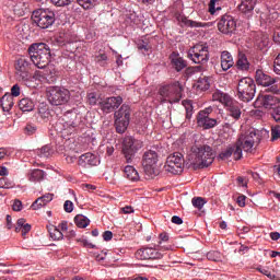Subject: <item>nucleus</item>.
<instances>
[{
  "mask_svg": "<svg viewBox=\"0 0 280 280\" xmlns=\"http://www.w3.org/2000/svg\"><path fill=\"white\" fill-rule=\"evenodd\" d=\"M122 102L124 97L121 95H113L110 97H105V100H102V102H100V106L104 114H112L113 112H117V108L121 106Z\"/></svg>",
  "mask_w": 280,
  "mask_h": 280,
  "instance_id": "16",
  "label": "nucleus"
},
{
  "mask_svg": "<svg viewBox=\"0 0 280 280\" xmlns=\"http://www.w3.org/2000/svg\"><path fill=\"white\" fill-rule=\"evenodd\" d=\"M49 234L54 241H61V238H63L62 232H60V230L57 228H50Z\"/></svg>",
  "mask_w": 280,
  "mask_h": 280,
  "instance_id": "40",
  "label": "nucleus"
},
{
  "mask_svg": "<svg viewBox=\"0 0 280 280\" xmlns=\"http://www.w3.org/2000/svg\"><path fill=\"white\" fill-rule=\"evenodd\" d=\"M106 60H108V56H106V54H98V56L95 57V61L100 65H104Z\"/></svg>",
  "mask_w": 280,
  "mask_h": 280,
  "instance_id": "55",
  "label": "nucleus"
},
{
  "mask_svg": "<svg viewBox=\"0 0 280 280\" xmlns=\"http://www.w3.org/2000/svg\"><path fill=\"white\" fill-rule=\"evenodd\" d=\"M31 60L38 69H46L51 59V48L45 42L31 44L28 47Z\"/></svg>",
  "mask_w": 280,
  "mask_h": 280,
  "instance_id": "2",
  "label": "nucleus"
},
{
  "mask_svg": "<svg viewBox=\"0 0 280 280\" xmlns=\"http://www.w3.org/2000/svg\"><path fill=\"white\" fill-rule=\"evenodd\" d=\"M74 223L78 228L84 229L90 225L91 221L88 217H83V213H78L77 217H74Z\"/></svg>",
  "mask_w": 280,
  "mask_h": 280,
  "instance_id": "33",
  "label": "nucleus"
},
{
  "mask_svg": "<svg viewBox=\"0 0 280 280\" xmlns=\"http://www.w3.org/2000/svg\"><path fill=\"white\" fill-rule=\"evenodd\" d=\"M103 238H104V241H112L113 232H110V231L104 232Z\"/></svg>",
  "mask_w": 280,
  "mask_h": 280,
  "instance_id": "63",
  "label": "nucleus"
},
{
  "mask_svg": "<svg viewBox=\"0 0 280 280\" xmlns=\"http://www.w3.org/2000/svg\"><path fill=\"white\" fill-rule=\"evenodd\" d=\"M186 110V120H191L194 114V107L191 100H184L183 102Z\"/></svg>",
  "mask_w": 280,
  "mask_h": 280,
  "instance_id": "36",
  "label": "nucleus"
},
{
  "mask_svg": "<svg viewBox=\"0 0 280 280\" xmlns=\"http://www.w3.org/2000/svg\"><path fill=\"white\" fill-rule=\"evenodd\" d=\"M237 149V142H235V144H233L232 147H228L226 149H223V151H221L220 153V158L222 160H226L228 158H231V155H234V159L236 160V155H235V151Z\"/></svg>",
  "mask_w": 280,
  "mask_h": 280,
  "instance_id": "34",
  "label": "nucleus"
},
{
  "mask_svg": "<svg viewBox=\"0 0 280 280\" xmlns=\"http://www.w3.org/2000/svg\"><path fill=\"white\" fill-rule=\"evenodd\" d=\"M255 80L257 84L261 86H268V90L276 95H280V84H276V78L268 75L261 69H257Z\"/></svg>",
  "mask_w": 280,
  "mask_h": 280,
  "instance_id": "14",
  "label": "nucleus"
},
{
  "mask_svg": "<svg viewBox=\"0 0 280 280\" xmlns=\"http://www.w3.org/2000/svg\"><path fill=\"white\" fill-rule=\"evenodd\" d=\"M161 252L153 247H142L136 252V257L140 260H148L150 258H161Z\"/></svg>",
  "mask_w": 280,
  "mask_h": 280,
  "instance_id": "19",
  "label": "nucleus"
},
{
  "mask_svg": "<svg viewBox=\"0 0 280 280\" xmlns=\"http://www.w3.org/2000/svg\"><path fill=\"white\" fill-rule=\"evenodd\" d=\"M255 44L258 46V49H265L268 44H270V37L268 33H257L255 37Z\"/></svg>",
  "mask_w": 280,
  "mask_h": 280,
  "instance_id": "28",
  "label": "nucleus"
},
{
  "mask_svg": "<svg viewBox=\"0 0 280 280\" xmlns=\"http://www.w3.org/2000/svg\"><path fill=\"white\" fill-rule=\"evenodd\" d=\"M213 113V107H206L197 115V125L203 129H213L218 125L215 118H210V115Z\"/></svg>",
  "mask_w": 280,
  "mask_h": 280,
  "instance_id": "15",
  "label": "nucleus"
},
{
  "mask_svg": "<svg viewBox=\"0 0 280 280\" xmlns=\"http://www.w3.org/2000/svg\"><path fill=\"white\" fill-rule=\"evenodd\" d=\"M25 225V219H19V221L16 222V228H15V232H21L22 236H23V228Z\"/></svg>",
  "mask_w": 280,
  "mask_h": 280,
  "instance_id": "54",
  "label": "nucleus"
},
{
  "mask_svg": "<svg viewBox=\"0 0 280 280\" xmlns=\"http://www.w3.org/2000/svg\"><path fill=\"white\" fill-rule=\"evenodd\" d=\"M273 172H275V174H278V176H280V158H279L277 164H275Z\"/></svg>",
  "mask_w": 280,
  "mask_h": 280,
  "instance_id": "64",
  "label": "nucleus"
},
{
  "mask_svg": "<svg viewBox=\"0 0 280 280\" xmlns=\"http://www.w3.org/2000/svg\"><path fill=\"white\" fill-rule=\"evenodd\" d=\"M258 271L261 272V275H265L266 277H268V279H275V273H271L270 269H268V267H262L259 266L257 267Z\"/></svg>",
  "mask_w": 280,
  "mask_h": 280,
  "instance_id": "43",
  "label": "nucleus"
},
{
  "mask_svg": "<svg viewBox=\"0 0 280 280\" xmlns=\"http://www.w3.org/2000/svg\"><path fill=\"white\" fill-rule=\"evenodd\" d=\"M57 75H58V73H57L56 69H48L46 71V79L48 80V82H56Z\"/></svg>",
  "mask_w": 280,
  "mask_h": 280,
  "instance_id": "42",
  "label": "nucleus"
},
{
  "mask_svg": "<svg viewBox=\"0 0 280 280\" xmlns=\"http://www.w3.org/2000/svg\"><path fill=\"white\" fill-rule=\"evenodd\" d=\"M171 65L175 71H183L187 67V60L180 58V56H171Z\"/></svg>",
  "mask_w": 280,
  "mask_h": 280,
  "instance_id": "27",
  "label": "nucleus"
},
{
  "mask_svg": "<svg viewBox=\"0 0 280 280\" xmlns=\"http://www.w3.org/2000/svg\"><path fill=\"white\" fill-rule=\"evenodd\" d=\"M236 202L240 207H245L246 206V196L241 195L237 197Z\"/></svg>",
  "mask_w": 280,
  "mask_h": 280,
  "instance_id": "60",
  "label": "nucleus"
},
{
  "mask_svg": "<svg viewBox=\"0 0 280 280\" xmlns=\"http://www.w3.org/2000/svg\"><path fill=\"white\" fill-rule=\"evenodd\" d=\"M187 58L192 60L196 65H207L210 59L208 44H196L188 49Z\"/></svg>",
  "mask_w": 280,
  "mask_h": 280,
  "instance_id": "7",
  "label": "nucleus"
},
{
  "mask_svg": "<svg viewBox=\"0 0 280 280\" xmlns=\"http://www.w3.org/2000/svg\"><path fill=\"white\" fill-rule=\"evenodd\" d=\"M98 163L100 160L97 155L91 152L82 153L79 158V165L81 167H94V165H98Z\"/></svg>",
  "mask_w": 280,
  "mask_h": 280,
  "instance_id": "21",
  "label": "nucleus"
},
{
  "mask_svg": "<svg viewBox=\"0 0 280 280\" xmlns=\"http://www.w3.org/2000/svg\"><path fill=\"white\" fill-rule=\"evenodd\" d=\"M220 60L223 71H229V69H232V67L235 65L234 58L232 54H230V50H222Z\"/></svg>",
  "mask_w": 280,
  "mask_h": 280,
  "instance_id": "22",
  "label": "nucleus"
},
{
  "mask_svg": "<svg viewBox=\"0 0 280 280\" xmlns=\"http://www.w3.org/2000/svg\"><path fill=\"white\" fill-rule=\"evenodd\" d=\"M13 187L14 183H12V180H9V178H5V176H3V178H0V188L12 189Z\"/></svg>",
  "mask_w": 280,
  "mask_h": 280,
  "instance_id": "41",
  "label": "nucleus"
},
{
  "mask_svg": "<svg viewBox=\"0 0 280 280\" xmlns=\"http://www.w3.org/2000/svg\"><path fill=\"white\" fill-rule=\"evenodd\" d=\"M45 177V172L43 170H33L31 174H28V180L32 183H36L37 180H43Z\"/></svg>",
  "mask_w": 280,
  "mask_h": 280,
  "instance_id": "35",
  "label": "nucleus"
},
{
  "mask_svg": "<svg viewBox=\"0 0 280 280\" xmlns=\"http://www.w3.org/2000/svg\"><path fill=\"white\" fill-rule=\"evenodd\" d=\"M273 42L280 44V26L273 32Z\"/></svg>",
  "mask_w": 280,
  "mask_h": 280,
  "instance_id": "61",
  "label": "nucleus"
},
{
  "mask_svg": "<svg viewBox=\"0 0 280 280\" xmlns=\"http://www.w3.org/2000/svg\"><path fill=\"white\" fill-rule=\"evenodd\" d=\"M176 20L178 22H182V24H184L185 26H190L191 28H201L208 26L206 22H196L195 20H188L186 15H182L180 13L176 15Z\"/></svg>",
  "mask_w": 280,
  "mask_h": 280,
  "instance_id": "23",
  "label": "nucleus"
},
{
  "mask_svg": "<svg viewBox=\"0 0 280 280\" xmlns=\"http://www.w3.org/2000/svg\"><path fill=\"white\" fill-rule=\"evenodd\" d=\"M15 69H16V75L19 80H23L24 82H27L28 80H31L32 78V74L30 73L31 67H30V62H27L25 58H20L16 61Z\"/></svg>",
  "mask_w": 280,
  "mask_h": 280,
  "instance_id": "18",
  "label": "nucleus"
},
{
  "mask_svg": "<svg viewBox=\"0 0 280 280\" xmlns=\"http://www.w3.org/2000/svg\"><path fill=\"white\" fill-rule=\"evenodd\" d=\"M206 200L202 197L192 198L191 203L194 207H197L198 209H202Z\"/></svg>",
  "mask_w": 280,
  "mask_h": 280,
  "instance_id": "44",
  "label": "nucleus"
},
{
  "mask_svg": "<svg viewBox=\"0 0 280 280\" xmlns=\"http://www.w3.org/2000/svg\"><path fill=\"white\" fill-rule=\"evenodd\" d=\"M19 106L21 112H33L35 102L31 97H22V100L19 102Z\"/></svg>",
  "mask_w": 280,
  "mask_h": 280,
  "instance_id": "30",
  "label": "nucleus"
},
{
  "mask_svg": "<svg viewBox=\"0 0 280 280\" xmlns=\"http://www.w3.org/2000/svg\"><path fill=\"white\" fill-rule=\"evenodd\" d=\"M32 20L39 28H49L56 22V15L50 9H37L33 11Z\"/></svg>",
  "mask_w": 280,
  "mask_h": 280,
  "instance_id": "9",
  "label": "nucleus"
},
{
  "mask_svg": "<svg viewBox=\"0 0 280 280\" xmlns=\"http://www.w3.org/2000/svg\"><path fill=\"white\" fill-rule=\"evenodd\" d=\"M11 95H12V101L14 102V97H18L21 95V86L20 84H13L11 88Z\"/></svg>",
  "mask_w": 280,
  "mask_h": 280,
  "instance_id": "45",
  "label": "nucleus"
},
{
  "mask_svg": "<svg viewBox=\"0 0 280 280\" xmlns=\"http://www.w3.org/2000/svg\"><path fill=\"white\" fill-rule=\"evenodd\" d=\"M207 258H209V260H219L220 254L219 252H208Z\"/></svg>",
  "mask_w": 280,
  "mask_h": 280,
  "instance_id": "57",
  "label": "nucleus"
},
{
  "mask_svg": "<svg viewBox=\"0 0 280 280\" xmlns=\"http://www.w3.org/2000/svg\"><path fill=\"white\" fill-rule=\"evenodd\" d=\"M159 93L168 102H179L183 97V85L178 81L171 82L170 84L161 86Z\"/></svg>",
  "mask_w": 280,
  "mask_h": 280,
  "instance_id": "10",
  "label": "nucleus"
},
{
  "mask_svg": "<svg viewBox=\"0 0 280 280\" xmlns=\"http://www.w3.org/2000/svg\"><path fill=\"white\" fill-rule=\"evenodd\" d=\"M236 28L237 24L232 15H222L221 20L218 22V30L226 35L234 33Z\"/></svg>",
  "mask_w": 280,
  "mask_h": 280,
  "instance_id": "17",
  "label": "nucleus"
},
{
  "mask_svg": "<svg viewBox=\"0 0 280 280\" xmlns=\"http://www.w3.org/2000/svg\"><path fill=\"white\" fill-rule=\"evenodd\" d=\"M211 82L212 78L210 75H203L198 80V89H201V91H207L208 89H210Z\"/></svg>",
  "mask_w": 280,
  "mask_h": 280,
  "instance_id": "32",
  "label": "nucleus"
},
{
  "mask_svg": "<svg viewBox=\"0 0 280 280\" xmlns=\"http://www.w3.org/2000/svg\"><path fill=\"white\" fill-rule=\"evenodd\" d=\"M14 106L13 95L12 93H5L1 97V107L3 112H11V108Z\"/></svg>",
  "mask_w": 280,
  "mask_h": 280,
  "instance_id": "29",
  "label": "nucleus"
},
{
  "mask_svg": "<svg viewBox=\"0 0 280 280\" xmlns=\"http://www.w3.org/2000/svg\"><path fill=\"white\" fill-rule=\"evenodd\" d=\"M185 167V158L183 153L179 151H175L174 153H171V155L167 156V160L164 164L165 172H168L170 174H183Z\"/></svg>",
  "mask_w": 280,
  "mask_h": 280,
  "instance_id": "11",
  "label": "nucleus"
},
{
  "mask_svg": "<svg viewBox=\"0 0 280 280\" xmlns=\"http://www.w3.org/2000/svg\"><path fill=\"white\" fill-rule=\"evenodd\" d=\"M272 118L276 120V122H280V105L275 107L272 112Z\"/></svg>",
  "mask_w": 280,
  "mask_h": 280,
  "instance_id": "56",
  "label": "nucleus"
},
{
  "mask_svg": "<svg viewBox=\"0 0 280 280\" xmlns=\"http://www.w3.org/2000/svg\"><path fill=\"white\" fill-rule=\"evenodd\" d=\"M25 133H27L28 136H33V133H36L37 131V127L36 125H26L25 129H24Z\"/></svg>",
  "mask_w": 280,
  "mask_h": 280,
  "instance_id": "50",
  "label": "nucleus"
},
{
  "mask_svg": "<svg viewBox=\"0 0 280 280\" xmlns=\"http://www.w3.org/2000/svg\"><path fill=\"white\" fill-rule=\"evenodd\" d=\"M12 208L14 211H21L23 209V202L21 200H14Z\"/></svg>",
  "mask_w": 280,
  "mask_h": 280,
  "instance_id": "59",
  "label": "nucleus"
},
{
  "mask_svg": "<svg viewBox=\"0 0 280 280\" xmlns=\"http://www.w3.org/2000/svg\"><path fill=\"white\" fill-rule=\"evenodd\" d=\"M188 165L194 170H203L212 165L215 158L212 147L209 144H202L198 147L195 144L191 147L190 153H188Z\"/></svg>",
  "mask_w": 280,
  "mask_h": 280,
  "instance_id": "1",
  "label": "nucleus"
},
{
  "mask_svg": "<svg viewBox=\"0 0 280 280\" xmlns=\"http://www.w3.org/2000/svg\"><path fill=\"white\" fill-rule=\"evenodd\" d=\"M35 153H37L39 158H49V155H51V147L45 144L44 147H40V149H37Z\"/></svg>",
  "mask_w": 280,
  "mask_h": 280,
  "instance_id": "38",
  "label": "nucleus"
},
{
  "mask_svg": "<svg viewBox=\"0 0 280 280\" xmlns=\"http://www.w3.org/2000/svg\"><path fill=\"white\" fill-rule=\"evenodd\" d=\"M124 173L126 178H128L129 180L137 182L140 178L137 170L132 167V164H127V167H125Z\"/></svg>",
  "mask_w": 280,
  "mask_h": 280,
  "instance_id": "31",
  "label": "nucleus"
},
{
  "mask_svg": "<svg viewBox=\"0 0 280 280\" xmlns=\"http://www.w3.org/2000/svg\"><path fill=\"white\" fill-rule=\"evenodd\" d=\"M279 102L280 100L276 95H258L256 100V104H259V106H265V108H272L273 112Z\"/></svg>",
  "mask_w": 280,
  "mask_h": 280,
  "instance_id": "20",
  "label": "nucleus"
},
{
  "mask_svg": "<svg viewBox=\"0 0 280 280\" xmlns=\"http://www.w3.org/2000/svg\"><path fill=\"white\" fill-rule=\"evenodd\" d=\"M73 207H74V205H73L72 200H66V202L63 203V209L68 212L73 211Z\"/></svg>",
  "mask_w": 280,
  "mask_h": 280,
  "instance_id": "58",
  "label": "nucleus"
},
{
  "mask_svg": "<svg viewBox=\"0 0 280 280\" xmlns=\"http://www.w3.org/2000/svg\"><path fill=\"white\" fill-rule=\"evenodd\" d=\"M257 0H242L238 9L249 18L255 9Z\"/></svg>",
  "mask_w": 280,
  "mask_h": 280,
  "instance_id": "24",
  "label": "nucleus"
},
{
  "mask_svg": "<svg viewBox=\"0 0 280 280\" xmlns=\"http://www.w3.org/2000/svg\"><path fill=\"white\" fill-rule=\"evenodd\" d=\"M236 69H238V71H249L250 62H248V58L245 56V54H238Z\"/></svg>",
  "mask_w": 280,
  "mask_h": 280,
  "instance_id": "26",
  "label": "nucleus"
},
{
  "mask_svg": "<svg viewBox=\"0 0 280 280\" xmlns=\"http://www.w3.org/2000/svg\"><path fill=\"white\" fill-rule=\"evenodd\" d=\"M55 7H68L73 0H51Z\"/></svg>",
  "mask_w": 280,
  "mask_h": 280,
  "instance_id": "48",
  "label": "nucleus"
},
{
  "mask_svg": "<svg viewBox=\"0 0 280 280\" xmlns=\"http://www.w3.org/2000/svg\"><path fill=\"white\" fill-rule=\"evenodd\" d=\"M131 113L130 105H122L121 102L120 108L115 112V126L118 133H125L126 129H128Z\"/></svg>",
  "mask_w": 280,
  "mask_h": 280,
  "instance_id": "12",
  "label": "nucleus"
},
{
  "mask_svg": "<svg viewBox=\"0 0 280 280\" xmlns=\"http://www.w3.org/2000/svg\"><path fill=\"white\" fill-rule=\"evenodd\" d=\"M142 147H143L142 140L132 138V136H126V138H124L121 152L127 163H132L135 155L140 149H142Z\"/></svg>",
  "mask_w": 280,
  "mask_h": 280,
  "instance_id": "8",
  "label": "nucleus"
},
{
  "mask_svg": "<svg viewBox=\"0 0 280 280\" xmlns=\"http://www.w3.org/2000/svg\"><path fill=\"white\" fill-rule=\"evenodd\" d=\"M260 133L256 129L250 128L243 131L236 140V149L234 152L235 160H241L243 151H252L253 147L259 144Z\"/></svg>",
  "mask_w": 280,
  "mask_h": 280,
  "instance_id": "3",
  "label": "nucleus"
},
{
  "mask_svg": "<svg viewBox=\"0 0 280 280\" xmlns=\"http://www.w3.org/2000/svg\"><path fill=\"white\" fill-rule=\"evenodd\" d=\"M88 101H89L90 104H97V102H98L97 93H94V92L89 93L88 94Z\"/></svg>",
  "mask_w": 280,
  "mask_h": 280,
  "instance_id": "51",
  "label": "nucleus"
},
{
  "mask_svg": "<svg viewBox=\"0 0 280 280\" xmlns=\"http://www.w3.org/2000/svg\"><path fill=\"white\" fill-rule=\"evenodd\" d=\"M273 71L275 73H277L278 75H280V54L277 56V58L275 59L273 62Z\"/></svg>",
  "mask_w": 280,
  "mask_h": 280,
  "instance_id": "53",
  "label": "nucleus"
},
{
  "mask_svg": "<svg viewBox=\"0 0 280 280\" xmlns=\"http://www.w3.org/2000/svg\"><path fill=\"white\" fill-rule=\"evenodd\" d=\"M215 2H218V0H210L209 2V13L211 15H215L217 11H221V7H218V9H215Z\"/></svg>",
  "mask_w": 280,
  "mask_h": 280,
  "instance_id": "46",
  "label": "nucleus"
},
{
  "mask_svg": "<svg viewBox=\"0 0 280 280\" xmlns=\"http://www.w3.org/2000/svg\"><path fill=\"white\" fill-rule=\"evenodd\" d=\"M48 102L54 106H62L67 104L71 98V93L69 89L65 86H49L47 89Z\"/></svg>",
  "mask_w": 280,
  "mask_h": 280,
  "instance_id": "5",
  "label": "nucleus"
},
{
  "mask_svg": "<svg viewBox=\"0 0 280 280\" xmlns=\"http://www.w3.org/2000/svg\"><path fill=\"white\" fill-rule=\"evenodd\" d=\"M77 2L83 9H93V7H96L101 0H77Z\"/></svg>",
  "mask_w": 280,
  "mask_h": 280,
  "instance_id": "37",
  "label": "nucleus"
},
{
  "mask_svg": "<svg viewBox=\"0 0 280 280\" xmlns=\"http://www.w3.org/2000/svg\"><path fill=\"white\" fill-rule=\"evenodd\" d=\"M256 83L253 78H241L237 83V96L243 102H250L255 97Z\"/></svg>",
  "mask_w": 280,
  "mask_h": 280,
  "instance_id": "6",
  "label": "nucleus"
},
{
  "mask_svg": "<svg viewBox=\"0 0 280 280\" xmlns=\"http://www.w3.org/2000/svg\"><path fill=\"white\" fill-rule=\"evenodd\" d=\"M51 200H54V194L44 195V206L47 205V202H50Z\"/></svg>",
  "mask_w": 280,
  "mask_h": 280,
  "instance_id": "62",
  "label": "nucleus"
},
{
  "mask_svg": "<svg viewBox=\"0 0 280 280\" xmlns=\"http://www.w3.org/2000/svg\"><path fill=\"white\" fill-rule=\"evenodd\" d=\"M280 138V127L271 128V140H278Z\"/></svg>",
  "mask_w": 280,
  "mask_h": 280,
  "instance_id": "52",
  "label": "nucleus"
},
{
  "mask_svg": "<svg viewBox=\"0 0 280 280\" xmlns=\"http://www.w3.org/2000/svg\"><path fill=\"white\" fill-rule=\"evenodd\" d=\"M75 118H78L75 114H65L60 119V122L63 125V129H73L74 127H78Z\"/></svg>",
  "mask_w": 280,
  "mask_h": 280,
  "instance_id": "25",
  "label": "nucleus"
},
{
  "mask_svg": "<svg viewBox=\"0 0 280 280\" xmlns=\"http://www.w3.org/2000/svg\"><path fill=\"white\" fill-rule=\"evenodd\" d=\"M158 163H159V150L155 147L144 151L142 156V166L145 174H149V175L154 174Z\"/></svg>",
  "mask_w": 280,
  "mask_h": 280,
  "instance_id": "13",
  "label": "nucleus"
},
{
  "mask_svg": "<svg viewBox=\"0 0 280 280\" xmlns=\"http://www.w3.org/2000/svg\"><path fill=\"white\" fill-rule=\"evenodd\" d=\"M213 100H219L224 104L228 114L232 116L234 120H241L242 118V107L237 100H233L229 93H223L222 91H215L212 95Z\"/></svg>",
  "mask_w": 280,
  "mask_h": 280,
  "instance_id": "4",
  "label": "nucleus"
},
{
  "mask_svg": "<svg viewBox=\"0 0 280 280\" xmlns=\"http://www.w3.org/2000/svg\"><path fill=\"white\" fill-rule=\"evenodd\" d=\"M168 238H170V236H168V234H166V232H163L162 234H160V249H159V252L162 254V256H163L164 249H171L170 245L162 247V243L167 242ZM162 256L160 258H162Z\"/></svg>",
  "mask_w": 280,
  "mask_h": 280,
  "instance_id": "39",
  "label": "nucleus"
},
{
  "mask_svg": "<svg viewBox=\"0 0 280 280\" xmlns=\"http://www.w3.org/2000/svg\"><path fill=\"white\" fill-rule=\"evenodd\" d=\"M45 206V200H44V196H40L39 198H37L33 205L32 208L33 209H40V207Z\"/></svg>",
  "mask_w": 280,
  "mask_h": 280,
  "instance_id": "47",
  "label": "nucleus"
},
{
  "mask_svg": "<svg viewBox=\"0 0 280 280\" xmlns=\"http://www.w3.org/2000/svg\"><path fill=\"white\" fill-rule=\"evenodd\" d=\"M39 118L45 121L49 120L51 118L49 109H39Z\"/></svg>",
  "mask_w": 280,
  "mask_h": 280,
  "instance_id": "49",
  "label": "nucleus"
}]
</instances>
